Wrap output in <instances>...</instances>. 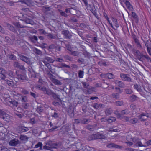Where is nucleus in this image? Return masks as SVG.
<instances>
[{"mask_svg": "<svg viewBox=\"0 0 151 151\" xmlns=\"http://www.w3.org/2000/svg\"><path fill=\"white\" fill-rule=\"evenodd\" d=\"M105 138V135L100 134L99 133H97L95 134L89 135L87 137L89 141H91L96 139H103Z\"/></svg>", "mask_w": 151, "mask_h": 151, "instance_id": "f257e3e1", "label": "nucleus"}, {"mask_svg": "<svg viewBox=\"0 0 151 151\" xmlns=\"http://www.w3.org/2000/svg\"><path fill=\"white\" fill-rule=\"evenodd\" d=\"M5 100L8 105L13 109H15L17 107L18 102L15 101H12V100H10V98L9 97L5 98Z\"/></svg>", "mask_w": 151, "mask_h": 151, "instance_id": "f03ea898", "label": "nucleus"}, {"mask_svg": "<svg viewBox=\"0 0 151 151\" xmlns=\"http://www.w3.org/2000/svg\"><path fill=\"white\" fill-rule=\"evenodd\" d=\"M88 120L89 119L84 118L77 119L74 120V123L77 124H86L88 123Z\"/></svg>", "mask_w": 151, "mask_h": 151, "instance_id": "7ed1b4c3", "label": "nucleus"}, {"mask_svg": "<svg viewBox=\"0 0 151 151\" xmlns=\"http://www.w3.org/2000/svg\"><path fill=\"white\" fill-rule=\"evenodd\" d=\"M120 76L123 81L129 82L132 81V78L130 77V75L128 74L121 73L120 75Z\"/></svg>", "mask_w": 151, "mask_h": 151, "instance_id": "20e7f679", "label": "nucleus"}, {"mask_svg": "<svg viewBox=\"0 0 151 151\" xmlns=\"http://www.w3.org/2000/svg\"><path fill=\"white\" fill-rule=\"evenodd\" d=\"M55 60L50 57H47L43 60V62L45 65L49 69H50L51 67L49 63H53Z\"/></svg>", "mask_w": 151, "mask_h": 151, "instance_id": "39448f33", "label": "nucleus"}, {"mask_svg": "<svg viewBox=\"0 0 151 151\" xmlns=\"http://www.w3.org/2000/svg\"><path fill=\"white\" fill-rule=\"evenodd\" d=\"M133 53L137 58L139 61L141 60L142 55L144 52H141L138 50L133 49Z\"/></svg>", "mask_w": 151, "mask_h": 151, "instance_id": "423d86ee", "label": "nucleus"}, {"mask_svg": "<svg viewBox=\"0 0 151 151\" xmlns=\"http://www.w3.org/2000/svg\"><path fill=\"white\" fill-rule=\"evenodd\" d=\"M132 141L135 143V145L137 147H144V143L143 144L140 141V139L136 137H134Z\"/></svg>", "mask_w": 151, "mask_h": 151, "instance_id": "0eeeda50", "label": "nucleus"}, {"mask_svg": "<svg viewBox=\"0 0 151 151\" xmlns=\"http://www.w3.org/2000/svg\"><path fill=\"white\" fill-rule=\"evenodd\" d=\"M61 33L63 35L64 37L66 39H70L71 38L72 35L68 30H64L61 32Z\"/></svg>", "mask_w": 151, "mask_h": 151, "instance_id": "6e6552de", "label": "nucleus"}, {"mask_svg": "<svg viewBox=\"0 0 151 151\" xmlns=\"http://www.w3.org/2000/svg\"><path fill=\"white\" fill-rule=\"evenodd\" d=\"M151 59V58H150L146 52H144V53L142 56V59L140 61L143 62L145 60H146V62L148 63L150 61Z\"/></svg>", "mask_w": 151, "mask_h": 151, "instance_id": "1a4fd4ad", "label": "nucleus"}, {"mask_svg": "<svg viewBox=\"0 0 151 151\" xmlns=\"http://www.w3.org/2000/svg\"><path fill=\"white\" fill-rule=\"evenodd\" d=\"M74 108L72 106H70L69 108L67 109V111L71 118L73 117L74 116Z\"/></svg>", "mask_w": 151, "mask_h": 151, "instance_id": "9d476101", "label": "nucleus"}, {"mask_svg": "<svg viewBox=\"0 0 151 151\" xmlns=\"http://www.w3.org/2000/svg\"><path fill=\"white\" fill-rule=\"evenodd\" d=\"M44 81H43L41 79H39V80L38 81V89H40V90L43 91L44 92V93H47V92L46 88L43 86H40L39 84L40 83L43 84Z\"/></svg>", "mask_w": 151, "mask_h": 151, "instance_id": "9b49d317", "label": "nucleus"}, {"mask_svg": "<svg viewBox=\"0 0 151 151\" xmlns=\"http://www.w3.org/2000/svg\"><path fill=\"white\" fill-rule=\"evenodd\" d=\"M107 147L109 148H115L121 149L123 147L122 146L118 145L114 143H111L107 145Z\"/></svg>", "mask_w": 151, "mask_h": 151, "instance_id": "f8f14e48", "label": "nucleus"}, {"mask_svg": "<svg viewBox=\"0 0 151 151\" xmlns=\"http://www.w3.org/2000/svg\"><path fill=\"white\" fill-rule=\"evenodd\" d=\"M133 38L137 47L139 49H142V47L138 39L135 36H134Z\"/></svg>", "mask_w": 151, "mask_h": 151, "instance_id": "ddd939ff", "label": "nucleus"}, {"mask_svg": "<svg viewBox=\"0 0 151 151\" xmlns=\"http://www.w3.org/2000/svg\"><path fill=\"white\" fill-rule=\"evenodd\" d=\"M19 143V140L17 139H14L10 141L9 144L11 146H15Z\"/></svg>", "mask_w": 151, "mask_h": 151, "instance_id": "4468645a", "label": "nucleus"}, {"mask_svg": "<svg viewBox=\"0 0 151 151\" xmlns=\"http://www.w3.org/2000/svg\"><path fill=\"white\" fill-rule=\"evenodd\" d=\"M141 39L143 41L147 49L151 47V42L150 41L148 40H144L142 37H141Z\"/></svg>", "mask_w": 151, "mask_h": 151, "instance_id": "2eb2a0df", "label": "nucleus"}, {"mask_svg": "<svg viewBox=\"0 0 151 151\" xmlns=\"http://www.w3.org/2000/svg\"><path fill=\"white\" fill-rule=\"evenodd\" d=\"M145 116L147 118L149 117V116L147 113H142L140 115H139V117L140 119H142V120L145 121L147 118H144Z\"/></svg>", "mask_w": 151, "mask_h": 151, "instance_id": "dca6fc26", "label": "nucleus"}, {"mask_svg": "<svg viewBox=\"0 0 151 151\" xmlns=\"http://www.w3.org/2000/svg\"><path fill=\"white\" fill-rule=\"evenodd\" d=\"M29 137L26 136L21 135L20 136V140L24 143L27 141Z\"/></svg>", "mask_w": 151, "mask_h": 151, "instance_id": "f3484780", "label": "nucleus"}, {"mask_svg": "<svg viewBox=\"0 0 151 151\" xmlns=\"http://www.w3.org/2000/svg\"><path fill=\"white\" fill-rule=\"evenodd\" d=\"M125 4L127 7L128 9L131 11L133 10V6L131 5V3L129 2V1H126V2L125 3Z\"/></svg>", "mask_w": 151, "mask_h": 151, "instance_id": "a211bd4d", "label": "nucleus"}, {"mask_svg": "<svg viewBox=\"0 0 151 151\" xmlns=\"http://www.w3.org/2000/svg\"><path fill=\"white\" fill-rule=\"evenodd\" d=\"M115 83L119 87L123 88L124 87L125 84L122 81L116 80L115 81Z\"/></svg>", "mask_w": 151, "mask_h": 151, "instance_id": "6ab92c4d", "label": "nucleus"}, {"mask_svg": "<svg viewBox=\"0 0 151 151\" xmlns=\"http://www.w3.org/2000/svg\"><path fill=\"white\" fill-rule=\"evenodd\" d=\"M134 89L137 90V91L139 92H141L142 91V90L141 88V86L137 84H134Z\"/></svg>", "mask_w": 151, "mask_h": 151, "instance_id": "aec40b11", "label": "nucleus"}, {"mask_svg": "<svg viewBox=\"0 0 151 151\" xmlns=\"http://www.w3.org/2000/svg\"><path fill=\"white\" fill-rule=\"evenodd\" d=\"M145 143H144V147H146L151 145V140H147L145 139L144 140Z\"/></svg>", "mask_w": 151, "mask_h": 151, "instance_id": "412c9836", "label": "nucleus"}, {"mask_svg": "<svg viewBox=\"0 0 151 151\" xmlns=\"http://www.w3.org/2000/svg\"><path fill=\"white\" fill-rule=\"evenodd\" d=\"M86 128L90 131H93L94 130L95 127L93 125H88L86 126Z\"/></svg>", "mask_w": 151, "mask_h": 151, "instance_id": "4be33fe9", "label": "nucleus"}, {"mask_svg": "<svg viewBox=\"0 0 151 151\" xmlns=\"http://www.w3.org/2000/svg\"><path fill=\"white\" fill-rule=\"evenodd\" d=\"M130 113L129 110L127 109H125L121 111V116L122 115H127Z\"/></svg>", "mask_w": 151, "mask_h": 151, "instance_id": "5701e85b", "label": "nucleus"}, {"mask_svg": "<svg viewBox=\"0 0 151 151\" xmlns=\"http://www.w3.org/2000/svg\"><path fill=\"white\" fill-rule=\"evenodd\" d=\"M20 58L23 61L28 63H29V59L27 57L22 55H21L20 56Z\"/></svg>", "mask_w": 151, "mask_h": 151, "instance_id": "b1692460", "label": "nucleus"}, {"mask_svg": "<svg viewBox=\"0 0 151 151\" xmlns=\"http://www.w3.org/2000/svg\"><path fill=\"white\" fill-rule=\"evenodd\" d=\"M107 78L109 79H114L115 78V75L112 73H107Z\"/></svg>", "mask_w": 151, "mask_h": 151, "instance_id": "393cba45", "label": "nucleus"}, {"mask_svg": "<svg viewBox=\"0 0 151 151\" xmlns=\"http://www.w3.org/2000/svg\"><path fill=\"white\" fill-rule=\"evenodd\" d=\"M102 104H98L96 103H95L94 104L93 106L96 109H97L98 108H101L102 107Z\"/></svg>", "mask_w": 151, "mask_h": 151, "instance_id": "a878e982", "label": "nucleus"}, {"mask_svg": "<svg viewBox=\"0 0 151 151\" xmlns=\"http://www.w3.org/2000/svg\"><path fill=\"white\" fill-rule=\"evenodd\" d=\"M85 6L86 7V8L88 10H89L90 11H91V10H92L93 9H95L94 6H92V5L91 4H88L87 6Z\"/></svg>", "mask_w": 151, "mask_h": 151, "instance_id": "bb28decb", "label": "nucleus"}, {"mask_svg": "<svg viewBox=\"0 0 151 151\" xmlns=\"http://www.w3.org/2000/svg\"><path fill=\"white\" fill-rule=\"evenodd\" d=\"M113 111L111 108L106 109L105 111V113L106 115H108L112 113Z\"/></svg>", "mask_w": 151, "mask_h": 151, "instance_id": "cd10ccee", "label": "nucleus"}, {"mask_svg": "<svg viewBox=\"0 0 151 151\" xmlns=\"http://www.w3.org/2000/svg\"><path fill=\"white\" fill-rule=\"evenodd\" d=\"M138 119L137 118H134L132 119H130V122L132 124H135L137 122Z\"/></svg>", "mask_w": 151, "mask_h": 151, "instance_id": "c85d7f7f", "label": "nucleus"}, {"mask_svg": "<svg viewBox=\"0 0 151 151\" xmlns=\"http://www.w3.org/2000/svg\"><path fill=\"white\" fill-rule=\"evenodd\" d=\"M59 11L60 12V15L62 16H63L65 17H68V15L65 13V12L63 11L62 10H59Z\"/></svg>", "mask_w": 151, "mask_h": 151, "instance_id": "c756f323", "label": "nucleus"}, {"mask_svg": "<svg viewBox=\"0 0 151 151\" xmlns=\"http://www.w3.org/2000/svg\"><path fill=\"white\" fill-rule=\"evenodd\" d=\"M61 144L59 143H54L52 145V147L53 148H58Z\"/></svg>", "mask_w": 151, "mask_h": 151, "instance_id": "7c9ffc66", "label": "nucleus"}, {"mask_svg": "<svg viewBox=\"0 0 151 151\" xmlns=\"http://www.w3.org/2000/svg\"><path fill=\"white\" fill-rule=\"evenodd\" d=\"M8 84L11 86H13L15 88L16 86V85H15L13 82L12 81H7Z\"/></svg>", "mask_w": 151, "mask_h": 151, "instance_id": "2f4dec72", "label": "nucleus"}, {"mask_svg": "<svg viewBox=\"0 0 151 151\" xmlns=\"http://www.w3.org/2000/svg\"><path fill=\"white\" fill-rule=\"evenodd\" d=\"M95 88L94 87H91V88L87 89V93L91 94L92 93V92L94 91Z\"/></svg>", "mask_w": 151, "mask_h": 151, "instance_id": "473e14b6", "label": "nucleus"}, {"mask_svg": "<svg viewBox=\"0 0 151 151\" xmlns=\"http://www.w3.org/2000/svg\"><path fill=\"white\" fill-rule=\"evenodd\" d=\"M83 54L85 57L90 58V53L86 50L84 51L83 52Z\"/></svg>", "mask_w": 151, "mask_h": 151, "instance_id": "72a5a7b5", "label": "nucleus"}, {"mask_svg": "<svg viewBox=\"0 0 151 151\" xmlns=\"http://www.w3.org/2000/svg\"><path fill=\"white\" fill-rule=\"evenodd\" d=\"M132 17L134 19L138 20V17L135 12H132Z\"/></svg>", "mask_w": 151, "mask_h": 151, "instance_id": "f704fd0d", "label": "nucleus"}, {"mask_svg": "<svg viewBox=\"0 0 151 151\" xmlns=\"http://www.w3.org/2000/svg\"><path fill=\"white\" fill-rule=\"evenodd\" d=\"M49 39H56L57 37L54 36L51 33H50L47 35Z\"/></svg>", "mask_w": 151, "mask_h": 151, "instance_id": "c9c22d12", "label": "nucleus"}, {"mask_svg": "<svg viewBox=\"0 0 151 151\" xmlns=\"http://www.w3.org/2000/svg\"><path fill=\"white\" fill-rule=\"evenodd\" d=\"M52 82L54 83L55 84L57 85H61L62 83L60 81L57 79H54L53 80Z\"/></svg>", "mask_w": 151, "mask_h": 151, "instance_id": "e433bc0d", "label": "nucleus"}, {"mask_svg": "<svg viewBox=\"0 0 151 151\" xmlns=\"http://www.w3.org/2000/svg\"><path fill=\"white\" fill-rule=\"evenodd\" d=\"M116 120V118L114 117H111L108 119L107 121L108 122L111 123L114 122Z\"/></svg>", "mask_w": 151, "mask_h": 151, "instance_id": "4c0bfd02", "label": "nucleus"}, {"mask_svg": "<svg viewBox=\"0 0 151 151\" xmlns=\"http://www.w3.org/2000/svg\"><path fill=\"white\" fill-rule=\"evenodd\" d=\"M81 83H82L83 86L84 88H86L87 89H88V88H89V84L88 83L83 82H81Z\"/></svg>", "mask_w": 151, "mask_h": 151, "instance_id": "58836bf2", "label": "nucleus"}, {"mask_svg": "<svg viewBox=\"0 0 151 151\" xmlns=\"http://www.w3.org/2000/svg\"><path fill=\"white\" fill-rule=\"evenodd\" d=\"M78 77L80 78H83L84 75V72L81 70L79 71Z\"/></svg>", "mask_w": 151, "mask_h": 151, "instance_id": "ea45409f", "label": "nucleus"}, {"mask_svg": "<svg viewBox=\"0 0 151 151\" xmlns=\"http://www.w3.org/2000/svg\"><path fill=\"white\" fill-rule=\"evenodd\" d=\"M69 21L73 22H77L78 20L75 17H71L69 19Z\"/></svg>", "mask_w": 151, "mask_h": 151, "instance_id": "a19ab883", "label": "nucleus"}, {"mask_svg": "<svg viewBox=\"0 0 151 151\" xmlns=\"http://www.w3.org/2000/svg\"><path fill=\"white\" fill-rule=\"evenodd\" d=\"M29 104L26 102H24L22 104V107L25 109H27L29 107Z\"/></svg>", "mask_w": 151, "mask_h": 151, "instance_id": "79ce46f5", "label": "nucleus"}, {"mask_svg": "<svg viewBox=\"0 0 151 151\" xmlns=\"http://www.w3.org/2000/svg\"><path fill=\"white\" fill-rule=\"evenodd\" d=\"M137 96L135 95H132L130 96V99L132 102L134 101L136 99Z\"/></svg>", "mask_w": 151, "mask_h": 151, "instance_id": "37998d69", "label": "nucleus"}, {"mask_svg": "<svg viewBox=\"0 0 151 151\" xmlns=\"http://www.w3.org/2000/svg\"><path fill=\"white\" fill-rule=\"evenodd\" d=\"M14 114L15 115L17 116L19 118H22L24 116L23 115L20 114L17 111L15 112H14Z\"/></svg>", "mask_w": 151, "mask_h": 151, "instance_id": "c03bdc74", "label": "nucleus"}, {"mask_svg": "<svg viewBox=\"0 0 151 151\" xmlns=\"http://www.w3.org/2000/svg\"><path fill=\"white\" fill-rule=\"evenodd\" d=\"M98 64L101 66H107V64L106 62H104L102 61L99 62Z\"/></svg>", "mask_w": 151, "mask_h": 151, "instance_id": "a18cd8bd", "label": "nucleus"}, {"mask_svg": "<svg viewBox=\"0 0 151 151\" xmlns=\"http://www.w3.org/2000/svg\"><path fill=\"white\" fill-rule=\"evenodd\" d=\"M38 31L40 34L45 35L46 34V32L44 29H38Z\"/></svg>", "mask_w": 151, "mask_h": 151, "instance_id": "49530a36", "label": "nucleus"}, {"mask_svg": "<svg viewBox=\"0 0 151 151\" xmlns=\"http://www.w3.org/2000/svg\"><path fill=\"white\" fill-rule=\"evenodd\" d=\"M71 54L73 55L74 56H77L79 55V52L78 51H71Z\"/></svg>", "mask_w": 151, "mask_h": 151, "instance_id": "de8ad7c7", "label": "nucleus"}, {"mask_svg": "<svg viewBox=\"0 0 151 151\" xmlns=\"http://www.w3.org/2000/svg\"><path fill=\"white\" fill-rule=\"evenodd\" d=\"M53 97L57 101H60L61 100L59 95H53Z\"/></svg>", "mask_w": 151, "mask_h": 151, "instance_id": "09e8293b", "label": "nucleus"}, {"mask_svg": "<svg viewBox=\"0 0 151 151\" xmlns=\"http://www.w3.org/2000/svg\"><path fill=\"white\" fill-rule=\"evenodd\" d=\"M0 151H9L8 149L4 146L0 147Z\"/></svg>", "mask_w": 151, "mask_h": 151, "instance_id": "8fccbe9b", "label": "nucleus"}, {"mask_svg": "<svg viewBox=\"0 0 151 151\" xmlns=\"http://www.w3.org/2000/svg\"><path fill=\"white\" fill-rule=\"evenodd\" d=\"M125 93L127 94H131L133 93V91L131 89H127L125 90Z\"/></svg>", "mask_w": 151, "mask_h": 151, "instance_id": "3c124183", "label": "nucleus"}, {"mask_svg": "<svg viewBox=\"0 0 151 151\" xmlns=\"http://www.w3.org/2000/svg\"><path fill=\"white\" fill-rule=\"evenodd\" d=\"M78 62L79 63H83L85 62V60L83 58H79L77 60Z\"/></svg>", "mask_w": 151, "mask_h": 151, "instance_id": "603ef678", "label": "nucleus"}, {"mask_svg": "<svg viewBox=\"0 0 151 151\" xmlns=\"http://www.w3.org/2000/svg\"><path fill=\"white\" fill-rule=\"evenodd\" d=\"M59 114L56 112H54L53 114L51 115V116L55 118H58L59 117Z\"/></svg>", "mask_w": 151, "mask_h": 151, "instance_id": "864d4df0", "label": "nucleus"}, {"mask_svg": "<svg viewBox=\"0 0 151 151\" xmlns=\"http://www.w3.org/2000/svg\"><path fill=\"white\" fill-rule=\"evenodd\" d=\"M58 128V127H57V126H54V127H53L51 129H49V131L50 132H53V131L55 130L56 129H57Z\"/></svg>", "mask_w": 151, "mask_h": 151, "instance_id": "5fc2aeb1", "label": "nucleus"}, {"mask_svg": "<svg viewBox=\"0 0 151 151\" xmlns=\"http://www.w3.org/2000/svg\"><path fill=\"white\" fill-rule=\"evenodd\" d=\"M28 101V100L27 99V98L26 96H24L22 97V102H26Z\"/></svg>", "mask_w": 151, "mask_h": 151, "instance_id": "6e6d98bb", "label": "nucleus"}, {"mask_svg": "<svg viewBox=\"0 0 151 151\" xmlns=\"http://www.w3.org/2000/svg\"><path fill=\"white\" fill-rule=\"evenodd\" d=\"M65 46L68 50L70 52L71 51L72 49L70 45L69 44H66L65 45Z\"/></svg>", "mask_w": 151, "mask_h": 151, "instance_id": "4d7b16f0", "label": "nucleus"}, {"mask_svg": "<svg viewBox=\"0 0 151 151\" xmlns=\"http://www.w3.org/2000/svg\"><path fill=\"white\" fill-rule=\"evenodd\" d=\"M116 106H122L123 105L124 103L123 101H116Z\"/></svg>", "mask_w": 151, "mask_h": 151, "instance_id": "13d9d810", "label": "nucleus"}, {"mask_svg": "<svg viewBox=\"0 0 151 151\" xmlns=\"http://www.w3.org/2000/svg\"><path fill=\"white\" fill-rule=\"evenodd\" d=\"M60 65H61V67H66V68H70V67L69 65H67L65 64V63H61L60 64Z\"/></svg>", "mask_w": 151, "mask_h": 151, "instance_id": "bf43d9fd", "label": "nucleus"}, {"mask_svg": "<svg viewBox=\"0 0 151 151\" xmlns=\"http://www.w3.org/2000/svg\"><path fill=\"white\" fill-rule=\"evenodd\" d=\"M101 77L103 78H107V73H102L100 74Z\"/></svg>", "mask_w": 151, "mask_h": 151, "instance_id": "052dcab7", "label": "nucleus"}, {"mask_svg": "<svg viewBox=\"0 0 151 151\" xmlns=\"http://www.w3.org/2000/svg\"><path fill=\"white\" fill-rule=\"evenodd\" d=\"M64 58L65 59L69 61H71L72 60V58L71 57L68 55H65L64 57Z\"/></svg>", "mask_w": 151, "mask_h": 151, "instance_id": "680f3d73", "label": "nucleus"}, {"mask_svg": "<svg viewBox=\"0 0 151 151\" xmlns=\"http://www.w3.org/2000/svg\"><path fill=\"white\" fill-rule=\"evenodd\" d=\"M19 1L23 3H25L28 5V2H29V0H18Z\"/></svg>", "mask_w": 151, "mask_h": 151, "instance_id": "e2e57ef3", "label": "nucleus"}, {"mask_svg": "<svg viewBox=\"0 0 151 151\" xmlns=\"http://www.w3.org/2000/svg\"><path fill=\"white\" fill-rule=\"evenodd\" d=\"M0 73L2 74V75L5 76V71L2 68H0Z\"/></svg>", "mask_w": 151, "mask_h": 151, "instance_id": "0e129e2a", "label": "nucleus"}, {"mask_svg": "<svg viewBox=\"0 0 151 151\" xmlns=\"http://www.w3.org/2000/svg\"><path fill=\"white\" fill-rule=\"evenodd\" d=\"M56 47L55 45L54 44H52L49 46V48L50 49H55Z\"/></svg>", "mask_w": 151, "mask_h": 151, "instance_id": "69168bd1", "label": "nucleus"}, {"mask_svg": "<svg viewBox=\"0 0 151 151\" xmlns=\"http://www.w3.org/2000/svg\"><path fill=\"white\" fill-rule=\"evenodd\" d=\"M0 115H5L6 116V115L8 114H6L5 112L2 111V110H0Z\"/></svg>", "mask_w": 151, "mask_h": 151, "instance_id": "338daca9", "label": "nucleus"}, {"mask_svg": "<svg viewBox=\"0 0 151 151\" xmlns=\"http://www.w3.org/2000/svg\"><path fill=\"white\" fill-rule=\"evenodd\" d=\"M71 8H67L65 9V12L67 13H70L71 14Z\"/></svg>", "mask_w": 151, "mask_h": 151, "instance_id": "774afa93", "label": "nucleus"}]
</instances>
